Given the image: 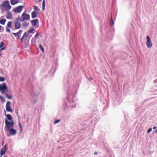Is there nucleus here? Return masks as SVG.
<instances>
[{
	"mask_svg": "<svg viewBox=\"0 0 157 157\" xmlns=\"http://www.w3.org/2000/svg\"><path fill=\"white\" fill-rule=\"evenodd\" d=\"M0 91L2 92V93L5 94L6 97L9 99H11L12 98V95H9L7 94L8 90L6 84L4 82L2 84H0Z\"/></svg>",
	"mask_w": 157,
	"mask_h": 157,
	"instance_id": "f257e3e1",
	"label": "nucleus"
},
{
	"mask_svg": "<svg viewBox=\"0 0 157 157\" xmlns=\"http://www.w3.org/2000/svg\"><path fill=\"white\" fill-rule=\"evenodd\" d=\"M5 123L6 124V127L7 130L8 131L10 129L13 127L14 124V121H12L11 122H9L7 118L5 119Z\"/></svg>",
	"mask_w": 157,
	"mask_h": 157,
	"instance_id": "f03ea898",
	"label": "nucleus"
},
{
	"mask_svg": "<svg viewBox=\"0 0 157 157\" xmlns=\"http://www.w3.org/2000/svg\"><path fill=\"white\" fill-rule=\"evenodd\" d=\"M2 6L6 7V11L9 10L11 8V6L10 5L8 0H6L2 4Z\"/></svg>",
	"mask_w": 157,
	"mask_h": 157,
	"instance_id": "7ed1b4c3",
	"label": "nucleus"
},
{
	"mask_svg": "<svg viewBox=\"0 0 157 157\" xmlns=\"http://www.w3.org/2000/svg\"><path fill=\"white\" fill-rule=\"evenodd\" d=\"M9 133L7 134V136H14L16 135L17 133V131L16 130L13 128L10 129L9 130Z\"/></svg>",
	"mask_w": 157,
	"mask_h": 157,
	"instance_id": "20e7f679",
	"label": "nucleus"
},
{
	"mask_svg": "<svg viewBox=\"0 0 157 157\" xmlns=\"http://www.w3.org/2000/svg\"><path fill=\"white\" fill-rule=\"evenodd\" d=\"M11 103L10 101H8L6 102V111L7 112H13V110L12 109L10 106Z\"/></svg>",
	"mask_w": 157,
	"mask_h": 157,
	"instance_id": "39448f33",
	"label": "nucleus"
},
{
	"mask_svg": "<svg viewBox=\"0 0 157 157\" xmlns=\"http://www.w3.org/2000/svg\"><path fill=\"white\" fill-rule=\"evenodd\" d=\"M24 7L23 6H19L15 8L13 10V11L16 13H20Z\"/></svg>",
	"mask_w": 157,
	"mask_h": 157,
	"instance_id": "423d86ee",
	"label": "nucleus"
},
{
	"mask_svg": "<svg viewBox=\"0 0 157 157\" xmlns=\"http://www.w3.org/2000/svg\"><path fill=\"white\" fill-rule=\"evenodd\" d=\"M26 11H25L22 14L21 16V20H29L30 16L29 14L25 13Z\"/></svg>",
	"mask_w": 157,
	"mask_h": 157,
	"instance_id": "0eeeda50",
	"label": "nucleus"
},
{
	"mask_svg": "<svg viewBox=\"0 0 157 157\" xmlns=\"http://www.w3.org/2000/svg\"><path fill=\"white\" fill-rule=\"evenodd\" d=\"M147 41L146 42V44L147 48H151L152 46V44L149 36H147Z\"/></svg>",
	"mask_w": 157,
	"mask_h": 157,
	"instance_id": "6e6552de",
	"label": "nucleus"
},
{
	"mask_svg": "<svg viewBox=\"0 0 157 157\" xmlns=\"http://www.w3.org/2000/svg\"><path fill=\"white\" fill-rule=\"evenodd\" d=\"M31 23L33 27L37 28L39 25L38 20H32Z\"/></svg>",
	"mask_w": 157,
	"mask_h": 157,
	"instance_id": "1a4fd4ad",
	"label": "nucleus"
},
{
	"mask_svg": "<svg viewBox=\"0 0 157 157\" xmlns=\"http://www.w3.org/2000/svg\"><path fill=\"white\" fill-rule=\"evenodd\" d=\"M7 146L6 144L3 148L1 149L0 150V155H3L5 154L6 152Z\"/></svg>",
	"mask_w": 157,
	"mask_h": 157,
	"instance_id": "9d476101",
	"label": "nucleus"
},
{
	"mask_svg": "<svg viewBox=\"0 0 157 157\" xmlns=\"http://www.w3.org/2000/svg\"><path fill=\"white\" fill-rule=\"evenodd\" d=\"M28 35L27 33L25 32L24 33L22 37L21 38V42H22L23 41H24L26 39L27 37H28Z\"/></svg>",
	"mask_w": 157,
	"mask_h": 157,
	"instance_id": "9b49d317",
	"label": "nucleus"
},
{
	"mask_svg": "<svg viewBox=\"0 0 157 157\" xmlns=\"http://www.w3.org/2000/svg\"><path fill=\"white\" fill-rule=\"evenodd\" d=\"M5 115L6 116L7 120L10 121H12V116L10 114H6V111L5 110Z\"/></svg>",
	"mask_w": 157,
	"mask_h": 157,
	"instance_id": "f8f14e48",
	"label": "nucleus"
},
{
	"mask_svg": "<svg viewBox=\"0 0 157 157\" xmlns=\"http://www.w3.org/2000/svg\"><path fill=\"white\" fill-rule=\"evenodd\" d=\"M6 17L7 19H11L12 18V14L11 12L9 11L7 13Z\"/></svg>",
	"mask_w": 157,
	"mask_h": 157,
	"instance_id": "ddd939ff",
	"label": "nucleus"
},
{
	"mask_svg": "<svg viewBox=\"0 0 157 157\" xmlns=\"http://www.w3.org/2000/svg\"><path fill=\"white\" fill-rule=\"evenodd\" d=\"M37 12H36V11H33L32 12L31 14L32 18H34L37 17Z\"/></svg>",
	"mask_w": 157,
	"mask_h": 157,
	"instance_id": "4468645a",
	"label": "nucleus"
},
{
	"mask_svg": "<svg viewBox=\"0 0 157 157\" xmlns=\"http://www.w3.org/2000/svg\"><path fill=\"white\" fill-rule=\"evenodd\" d=\"M19 0H11V4L12 5H15V4L19 2Z\"/></svg>",
	"mask_w": 157,
	"mask_h": 157,
	"instance_id": "2eb2a0df",
	"label": "nucleus"
},
{
	"mask_svg": "<svg viewBox=\"0 0 157 157\" xmlns=\"http://www.w3.org/2000/svg\"><path fill=\"white\" fill-rule=\"evenodd\" d=\"M15 27L16 29H19L20 27V24L18 22H16L15 23Z\"/></svg>",
	"mask_w": 157,
	"mask_h": 157,
	"instance_id": "dca6fc26",
	"label": "nucleus"
},
{
	"mask_svg": "<svg viewBox=\"0 0 157 157\" xmlns=\"http://www.w3.org/2000/svg\"><path fill=\"white\" fill-rule=\"evenodd\" d=\"M46 4V2L45 1V0H43V3H42V10L43 11L44 10L45 8V6Z\"/></svg>",
	"mask_w": 157,
	"mask_h": 157,
	"instance_id": "f3484780",
	"label": "nucleus"
},
{
	"mask_svg": "<svg viewBox=\"0 0 157 157\" xmlns=\"http://www.w3.org/2000/svg\"><path fill=\"white\" fill-rule=\"evenodd\" d=\"M35 30V29L33 28H31L30 29H29L27 33H34L33 32V31Z\"/></svg>",
	"mask_w": 157,
	"mask_h": 157,
	"instance_id": "a211bd4d",
	"label": "nucleus"
},
{
	"mask_svg": "<svg viewBox=\"0 0 157 157\" xmlns=\"http://www.w3.org/2000/svg\"><path fill=\"white\" fill-rule=\"evenodd\" d=\"M12 22L11 21H9L7 25V26L8 27L10 28H12Z\"/></svg>",
	"mask_w": 157,
	"mask_h": 157,
	"instance_id": "6ab92c4d",
	"label": "nucleus"
},
{
	"mask_svg": "<svg viewBox=\"0 0 157 157\" xmlns=\"http://www.w3.org/2000/svg\"><path fill=\"white\" fill-rule=\"evenodd\" d=\"M13 34L16 36H17L18 38L19 39L20 37V34H19V33H13Z\"/></svg>",
	"mask_w": 157,
	"mask_h": 157,
	"instance_id": "aec40b11",
	"label": "nucleus"
},
{
	"mask_svg": "<svg viewBox=\"0 0 157 157\" xmlns=\"http://www.w3.org/2000/svg\"><path fill=\"white\" fill-rule=\"evenodd\" d=\"M39 47L40 48L41 50V51H42L43 52H44V49L41 44H39Z\"/></svg>",
	"mask_w": 157,
	"mask_h": 157,
	"instance_id": "412c9836",
	"label": "nucleus"
},
{
	"mask_svg": "<svg viewBox=\"0 0 157 157\" xmlns=\"http://www.w3.org/2000/svg\"><path fill=\"white\" fill-rule=\"evenodd\" d=\"M33 9L34 10V11H36V12H38V10L37 7L36 6H33Z\"/></svg>",
	"mask_w": 157,
	"mask_h": 157,
	"instance_id": "4be33fe9",
	"label": "nucleus"
},
{
	"mask_svg": "<svg viewBox=\"0 0 157 157\" xmlns=\"http://www.w3.org/2000/svg\"><path fill=\"white\" fill-rule=\"evenodd\" d=\"M28 25H29V23L26 21L24 22L23 23V26H28Z\"/></svg>",
	"mask_w": 157,
	"mask_h": 157,
	"instance_id": "5701e85b",
	"label": "nucleus"
},
{
	"mask_svg": "<svg viewBox=\"0 0 157 157\" xmlns=\"http://www.w3.org/2000/svg\"><path fill=\"white\" fill-rule=\"evenodd\" d=\"M6 21V20H0V23L4 25L5 24Z\"/></svg>",
	"mask_w": 157,
	"mask_h": 157,
	"instance_id": "b1692460",
	"label": "nucleus"
},
{
	"mask_svg": "<svg viewBox=\"0 0 157 157\" xmlns=\"http://www.w3.org/2000/svg\"><path fill=\"white\" fill-rule=\"evenodd\" d=\"M5 80V78L4 77L0 76V81L1 82H3Z\"/></svg>",
	"mask_w": 157,
	"mask_h": 157,
	"instance_id": "393cba45",
	"label": "nucleus"
},
{
	"mask_svg": "<svg viewBox=\"0 0 157 157\" xmlns=\"http://www.w3.org/2000/svg\"><path fill=\"white\" fill-rule=\"evenodd\" d=\"M4 45V43L3 42H1L0 44V48H2V47H3Z\"/></svg>",
	"mask_w": 157,
	"mask_h": 157,
	"instance_id": "a878e982",
	"label": "nucleus"
},
{
	"mask_svg": "<svg viewBox=\"0 0 157 157\" xmlns=\"http://www.w3.org/2000/svg\"><path fill=\"white\" fill-rule=\"evenodd\" d=\"M113 21V20H110L109 23L111 26H112L114 25V23Z\"/></svg>",
	"mask_w": 157,
	"mask_h": 157,
	"instance_id": "bb28decb",
	"label": "nucleus"
},
{
	"mask_svg": "<svg viewBox=\"0 0 157 157\" xmlns=\"http://www.w3.org/2000/svg\"><path fill=\"white\" fill-rule=\"evenodd\" d=\"M60 121V120H56L55 121L54 123V124H56V123H57L59 122Z\"/></svg>",
	"mask_w": 157,
	"mask_h": 157,
	"instance_id": "cd10ccee",
	"label": "nucleus"
},
{
	"mask_svg": "<svg viewBox=\"0 0 157 157\" xmlns=\"http://www.w3.org/2000/svg\"><path fill=\"white\" fill-rule=\"evenodd\" d=\"M40 35V34L38 33V32H37L36 33V35H35V37L36 38H38V36Z\"/></svg>",
	"mask_w": 157,
	"mask_h": 157,
	"instance_id": "c85d7f7f",
	"label": "nucleus"
},
{
	"mask_svg": "<svg viewBox=\"0 0 157 157\" xmlns=\"http://www.w3.org/2000/svg\"><path fill=\"white\" fill-rule=\"evenodd\" d=\"M152 130V129L151 128H149L147 131V133H148L150 132Z\"/></svg>",
	"mask_w": 157,
	"mask_h": 157,
	"instance_id": "c756f323",
	"label": "nucleus"
},
{
	"mask_svg": "<svg viewBox=\"0 0 157 157\" xmlns=\"http://www.w3.org/2000/svg\"><path fill=\"white\" fill-rule=\"evenodd\" d=\"M6 31L7 32H10V29H9L7 27H6Z\"/></svg>",
	"mask_w": 157,
	"mask_h": 157,
	"instance_id": "7c9ffc66",
	"label": "nucleus"
},
{
	"mask_svg": "<svg viewBox=\"0 0 157 157\" xmlns=\"http://www.w3.org/2000/svg\"><path fill=\"white\" fill-rule=\"evenodd\" d=\"M4 17L5 16H1L0 20H6Z\"/></svg>",
	"mask_w": 157,
	"mask_h": 157,
	"instance_id": "2f4dec72",
	"label": "nucleus"
},
{
	"mask_svg": "<svg viewBox=\"0 0 157 157\" xmlns=\"http://www.w3.org/2000/svg\"><path fill=\"white\" fill-rule=\"evenodd\" d=\"M19 125L20 126V129H21V130H22V126L21 125V124L20 123H19Z\"/></svg>",
	"mask_w": 157,
	"mask_h": 157,
	"instance_id": "473e14b6",
	"label": "nucleus"
},
{
	"mask_svg": "<svg viewBox=\"0 0 157 157\" xmlns=\"http://www.w3.org/2000/svg\"><path fill=\"white\" fill-rule=\"evenodd\" d=\"M15 20H21V17H20V16H19Z\"/></svg>",
	"mask_w": 157,
	"mask_h": 157,
	"instance_id": "72a5a7b5",
	"label": "nucleus"
},
{
	"mask_svg": "<svg viewBox=\"0 0 157 157\" xmlns=\"http://www.w3.org/2000/svg\"><path fill=\"white\" fill-rule=\"evenodd\" d=\"M1 100L2 101V103L4 102L5 101V99L4 98H2L1 99Z\"/></svg>",
	"mask_w": 157,
	"mask_h": 157,
	"instance_id": "f704fd0d",
	"label": "nucleus"
},
{
	"mask_svg": "<svg viewBox=\"0 0 157 157\" xmlns=\"http://www.w3.org/2000/svg\"><path fill=\"white\" fill-rule=\"evenodd\" d=\"M22 32V31L20 30H19V31L18 32V33H19V34H20V33H21Z\"/></svg>",
	"mask_w": 157,
	"mask_h": 157,
	"instance_id": "c9c22d12",
	"label": "nucleus"
},
{
	"mask_svg": "<svg viewBox=\"0 0 157 157\" xmlns=\"http://www.w3.org/2000/svg\"><path fill=\"white\" fill-rule=\"evenodd\" d=\"M94 154L95 155H96L97 154V152L95 151L94 153Z\"/></svg>",
	"mask_w": 157,
	"mask_h": 157,
	"instance_id": "e433bc0d",
	"label": "nucleus"
},
{
	"mask_svg": "<svg viewBox=\"0 0 157 157\" xmlns=\"http://www.w3.org/2000/svg\"><path fill=\"white\" fill-rule=\"evenodd\" d=\"M156 128V126H155V127H153V129H155Z\"/></svg>",
	"mask_w": 157,
	"mask_h": 157,
	"instance_id": "4c0bfd02",
	"label": "nucleus"
},
{
	"mask_svg": "<svg viewBox=\"0 0 157 157\" xmlns=\"http://www.w3.org/2000/svg\"><path fill=\"white\" fill-rule=\"evenodd\" d=\"M3 97H2L0 95V98L1 99Z\"/></svg>",
	"mask_w": 157,
	"mask_h": 157,
	"instance_id": "58836bf2",
	"label": "nucleus"
},
{
	"mask_svg": "<svg viewBox=\"0 0 157 157\" xmlns=\"http://www.w3.org/2000/svg\"><path fill=\"white\" fill-rule=\"evenodd\" d=\"M155 133H157V129H156V130L155 131Z\"/></svg>",
	"mask_w": 157,
	"mask_h": 157,
	"instance_id": "ea45409f",
	"label": "nucleus"
},
{
	"mask_svg": "<svg viewBox=\"0 0 157 157\" xmlns=\"http://www.w3.org/2000/svg\"><path fill=\"white\" fill-rule=\"evenodd\" d=\"M109 20H113V19L112 17V16H111V18H110V19Z\"/></svg>",
	"mask_w": 157,
	"mask_h": 157,
	"instance_id": "a19ab883",
	"label": "nucleus"
},
{
	"mask_svg": "<svg viewBox=\"0 0 157 157\" xmlns=\"http://www.w3.org/2000/svg\"><path fill=\"white\" fill-rule=\"evenodd\" d=\"M2 28V26L0 25V30Z\"/></svg>",
	"mask_w": 157,
	"mask_h": 157,
	"instance_id": "79ce46f5",
	"label": "nucleus"
},
{
	"mask_svg": "<svg viewBox=\"0 0 157 157\" xmlns=\"http://www.w3.org/2000/svg\"><path fill=\"white\" fill-rule=\"evenodd\" d=\"M90 80H93V79L92 78H90Z\"/></svg>",
	"mask_w": 157,
	"mask_h": 157,
	"instance_id": "37998d69",
	"label": "nucleus"
},
{
	"mask_svg": "<svg viewBox=\"0 0 157 157\" xmlns=\"http://www.w3.org/2000/svg\"><path fill=\"white\" fill-rule=\"evenodd\" d=\"M41 0H38V1H39V2H41Z\"/></svg>",
	"mask_w": 157,
	"mask_h": 157,
	"instance_id": "c03bdc74",
	"label": "nucleus"
},
{
	"mask_svg": "<svg viewBox=\"0 0 157 157\" xmlns=\"http://www.w3.org/2000/svg\"><path fill=\"white\" fill-rule=\"evenodd\" d=\"M4 157H6V156H4Z\"/></svg>",
	"mask_w": 157,
	"mask_h": 157,
	"instance_id": "a18cd8bd",
	"label": "nucleus"
},
{
	"mask_svg": "<svg viewBox=\"0 0 157 157\" xmlns=\"http://www.w3.org/2000/svg\"><path fill=\"white\" fill-rule=\"evenodd\" d=\"M0 157H2V156H0Z\"/></svg>",
	"mask_w": 157,
	"mask_h": 157,
	"instance_id": "49530a36",
	"label": "nucleus"
},
{
	"mask_svg": "<svg viewBox=\"0 0 157 157\" xmlns=\"http://www.w3.org/2000/svg\"><path fill=\"white\" fill-rule=\"evenodd\" d=\"M35 20H38V19H35Z\"/></svg>",
	"mask_w": 157,
	"mask_h": 157,
	"instance_id": "de8ad7c7",
	"label": "nucleus"
},
{
	"mask_svg": "<svg viewBox=\"0 0 157 157\" xmlns=\"http://www.w3.org/2000/svg\"><path fill=\"white\" fill-rule=\"evenodd\" d=\"M22 21H24V20H21Z\"/></svg>",
	"mask_w": 157,
	"mask_h": 157,
	"instance_id": "09e8293b",
	"label": "nucleus"
}]
</instances>
